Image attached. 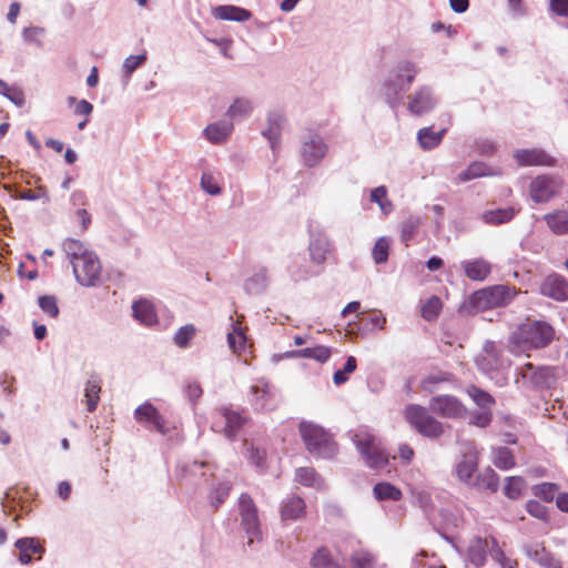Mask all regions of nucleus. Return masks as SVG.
<instances>
[{
    "mask_svg": "<svg viewBox=\"0 0 568 568\" xmlns=\"http://www.w3.org/2000/svg\"><path fill=\"white\" fill-rule=\"evenodd\" d=\"M65 258L72 266L77 282L85 287L97 286L102 275V265L98 255L83 242L67 239L62 243Z\"/></svg>",
    "mask_w": 568,
    "mask_h": 568,
    "instance_id": "obj_1",
    "label": "nucleus"
},
{
    "mask_svg": "<svg viewBox=\"0 0 568 568\" xmlns=\"http://www.w3.org/2000/svg\"><path fill=\"white\" fill-rule=\"evenodd\" d=\"M555 338V328L545 321L527 318L510 335V343L520 351L547 347Z\"/></svg>",
    "mask_w": 568,
    "mask_h": 568,
    "instance_id": "obj_2",
    "label": "nucleus"
},
{
    "mask_svg": "<svg viewBox=\"0 0 568 568\" xmlns=\"http://www.w3.org/2000/svg\"><path fill=\"white\" fill-rule=\"evenodd\" d=\"M298 432L306 449L315 457L329 459L337 454V444L331 433L311 422H301Z\"/></svg>",
    "mask_w": 568,
    "mask_h": 568,
    "instance_id": "obj_3",
    "label": "nucleus"
},
{
    "mask_svg": "<svg viewBox=\"0 0 568 568\" xmlns=\"http://www.w3.org/2000/svg\"><path fill=\"white\" fill-rule=\"evenodd\" d=\"M404 417L408 425L425 438L437 439L445 433L444 424L432 414V410L419 404L406 405Z\"/></svg>",
    "mask_w": 568,
    "mask_h": 568,
    "instance_id": "obj_4",
    "label": "nucleus"
},
{
    "mask_svg": "<svg viewBox=\"0 0 568 568\" xmlns=\"http://www.w3.org/2000/svg\"><path fill=\"white\" fill-rule=\"evenodd\" d=\"M519 293L511 285H493L474 292L469 303L477 312L507 306Z\"/></svg>",
    "mask_w": 568,
    "mask_h": 568,
    "instance_id": "obj_5",
    "label": "nucleus"
},
{
    "mask_svg": "<svg viewBox=\"0 0 568 568\" xmlns=\"http://www.w3.org/2000/svg\"><path fill=\"white\" fill-rule=\"evenodd\" d=\"M354 443L369 468L378 470L388 465L389 455L376 436L368 432H358L354 436Z\"/></svg>",
    "mask_w": 568,
    "mask_h": 568,
    "instance_id": "obj_6",
    "label": "nucleus"
},
{
    "mask_svg": "<svg viewBox=\"0 0 568 568\" xmlns=\"http://www.w3.org/2000/svg\"><path fill=\"white\" fill-rule=\"evenodd\" d=\"M433 414L446 419H462L467 415V408L459 398L453 395H436L429 399Z\"/></svg>",
    "mask_w": 568,
    "mask_h": 568,
    "instance_id": "obj_7",
    "label": "nucleus"
},
{
    "mask_svg": "<svg viewBox=\"0 0 568 568\" xmlns=\"http://www.w3.org/2000/svg\"><path fill=\"white\" fill-rule=\"evenodd\" d=\"M495 538H481L476 536L470 539L466 550L465 562L467 568H481L484 567L488 551H494L497 548Z\"/></svg>",
    "mask_w": 568,
    "mask_h": 568,
    "instance_id": "obj_8",
    "label": "nucleus"
},
{
    "mask_svg": "<svg viewBox=\"0 0 568 568\" xmlns=\"http://www.w3.org/2000/svg\"><path fill=\"white\" fill-rule=\"evenodd\" d=\"M562 181L550 175H538L529 185V194L534 202L546 203L559 193Z\"/></svg>",
    "mask_w": 568,
    "mask_h": 568,
    "instance_id": "obj_9",
    "label": "nucleus"
},
{
    "mask_svg": "<svg viewBox=\"0 0 568 568\" xmlns=\"http://www.w3.org/2000/svg\"><path fill=\"white\" fill-rule=\"evenodd\" d=\"M520 375L525 385H530L537 388H549L555 382V373L552 368H535L531 363H526L521 367Z\"/></svg>",
    "mask_w": 568,
    "mask_h": 568,
    "instance_id": "obj_10",
    "label": "nucleus"
},
{
    "mask_svg": "<svg viewBox=\"0 0 568 568\" xmlns=\"http://www.w3.org/2000/svg\"><path fill=\"white\" fill-rule=\"evenodd\" d=\"M217 414L224 422L222 433L230 439H234L248 420V417L243 412L234 410L230 407L219 408Z\"/></svg>",
    "mask_w": 568,
    "mask_h": 568,
    "instance_id": "obj_11",
    "label": "nucleus"
},
{
    "mask_svg": "<svg viewBox=\"0 0 568 568\" xmlns=\"http://www.w3.org/2000/svg\"><path fill=\"white\" fill-rule=\"evenodd\" d=\"M134 417L140 423L145 422L151 424L155 430L162 435L169 434L171 430V427L165 418L150 403H145L139 406L134 412Z\"/></svg>",
    "mask_w": 568,
    "mask_h": 568,
    "instance_id": "obj_12",
    "label": "nucleus"
},
{
    "mask_svg": "<svg viewBox=\"0 0 568 568\" xmlns=\"http://www.w3.org/2000/svg\"><path fill=\"white\" fill-rule=\"evenodd\" d=\"M540 293L556 301H568V280L559 274H550L542 281Z\"/></svg>",
    "mask_w": 568,
    "mask_h": 568,
    "instance_id": "obj_13",
    "label": "nucleus"
},
{
    "mask_svg": "<svg viewBox=\"0 0 568 568\" xmlns=\"http://www.w3.org/2000/svg\"><path fill=\"white\" fill-rule=\"evenodd\" d=\"M514 158L520 166H552L555 159L540 149L516 150Z\"/></svg>",
    "mask_w": 568,
    "mask_h": 568,
    "instance_id": "obj_14",
    "label": "nucleus"
},
{
    "mask_svg": "<svg viewBox=\"0 0 568 568\" xmlns=\"http://www.w3.org/2000/svg\"><path fill=\"white\" fill-rule=\"evenodd\" d=\"M239 507L243 527L248 534L255 535L258 530L260 523L257 508L251 496L242 494Z\"/></svg>",
    "mask_w": 568,
    "mask_h": 568,
    "instance_id": "obj_15",
    "label": "nucleus"
},
{
    "mask_svg": "<svg viewBox=\"0 0 568 568\" xmlns=\"http://www.w3.org/2000/svg\"><path fill=\"white\" fill-rule=\"evenodd\" d=\"M252 405L256 410H272L276 407L275 394L267 383H261L251 387Z\"/></svg>",
    "mask_w": 568,
    "mask_h": 568,
    "instance_id": "obj_16",
    "label": "nucleus"
},
{
    "mask_svg": "<svg viewBox=\"0 0 568 568\" xmlns=\"http://www.w3.org/2000/svg\"><path fill=\"white\" fill-rule=\"evenodd\" d=\"M478 452L470 449L463 455L462 460L456 465V475L465 484L473 485L474 474L478 468Z\"/></svg>",
    "mask_w": 568,
    "mask_h": 568,
    "instance_id": "obj_17",
    "label": "nucleus"
},
{
    "mask_svg": "<svg viewBox=\"0 0 568 568\" xmlns=\"http://www.w3.org/2000/svg\"><path fill=\"white\" fill-rule=\"evenodd\" d=\"M14 546L19 551L18 559L22 565L30 564L33 556L40 559L44 552V547L37 538H20L16 541Z\"/></svg>",
    "mask_w": 568,
    "mask_h": 568,
    "instance_id": "obj_18",
    "label": "nucleus"
},
{
    "mask_svg": "<svg viewBox=\"0 0 568 568\" xmlns=\"http://www.w3.org/2000/svg\"><path fill=\"white\" fill-rule=\"evenodd\" d=\"M326 151L327 148L323 140L314 135L303 144L302 156L307 166H314L325 156Z\"/></svg>",
    "mask_w": 568,
    "mask_h": 568,
    "instance_id": "obj_19",
    "label": "nucleus"
},
{
    "mask_svg": "<svg viewBox=\"0 0 568 568\" xmlns=\"http://www.w3.org/2000/svg\"><path fill=\"white\" fill-rule=\"evenodd\" d=\"M132 315L142 325L152 326L158 323V315L153 303L140 298L132 304Z\"/></svg>",
    "mask_w": 568,
    "mask_h": 568,
    "instance_id": "obj_20",
    "label": "nucleus"
},
{
    "mask_svg": "<svg viewBox=\"0 0 568 568\" xmlns=\"http://www.w3.org/2000/svg\"><path fill=\"white\" fill-rule=\"evenodd\" d=\"M435 105L430 91L422 88L409 97L408 110L415 115H423L429 112Z\"/></svg>",
    "mask_w": 568,
    "mask_h": 568,
    "instance_id": "obj_21",
    "label": "nucleus"
},
{
    "mask_svg": "<svg viewBox=\"0 0 568 568\" xmlns=\"http://www.w3.org/2000/svg\"><path fill=\"white\" fill-rule=\"evenodd\" d=\"M465 275L471 281H485L491 272V265L484 258L464 261L462 263Z\"/></svg>",
    "mask_w": 568,
    "mask_h": 568,
    "instance_id": "obj_22",
    "label": "nucleus"
},
{
    "mask_svg": "<svg viewBox=\"0 0 568 568\" xmlns=\"http://www.w3.org/2000/svg\"><path fill=\"white\" fill-rule=\"evenodd\" d=\"M213 17L220 20L245 22L252 18V13L236 6H217L213 9Z\"/></svg>",
    "mask_w": 568,
    "mask_h": 568,
    "instance_id": "obj_23",
    "label": "nucleus"
},
{
    "mask_svg": "<svg viewBox=\"0 0 568 568\" xmlns=\"http://www.w3.org/2000/svg\"><path fill=\"white\" fill-rule=\"evenodd\" d=\"M233 131V124L226 121H220L207 125L204 130L205 138L214 144L225 142Z\"/></svg>",
    "mask_w": 568,
    "mask_h": 568,
    "instance_id": "obj_24",
    "label": "nucleus"
},
{
    "mask_svg": "<svg viewBox=\"0 0 568 568\" xmlns=\"http://www.w3.org/2000/svg\"><path fill=\"white\" fill-rule=\"evenodd\" d=\"M544 221L548 227L557 235L568 234V211L555 210L544 215Z\"/></svg>",
    "mask_w": 568,
    "mask_h": 568,
    "instance_id": "obj_25",
    "label": "nucleus"
},
{
    "mask_svg": "<svg viewBox=\"0 0 568 568\" xmlns=\"http://www.w3.org/2000/svg\"><path fill=\"white\" fill-rule=\"evenodd\" d=\"M527 556L542 567L560 568V562L555 559L541 544L528 547Z\"/></svg>",
    "mask_w": 568,
    "mask_h": 568,
    "instance_id": "obj_26",
    "label": "nucleus"
},
{
    "mask_svg": "<svg viewBox=\"0 0 568 568\" xmlns=\"http://www.w3.org/2000/svg\"><path fill=\"white\" fill-rule=\"evenodd\" d=\"M471 486L478 490H490L495 493L499 488V476L494 469L488 467L475 477Z\"/></svg>",
    "mask_w": 568,
    "mask_h": 568,
    "instance_id": "obj_27",
    "label": "nucleus"
},
{
    "mask_svg": "<svg viewBox=\"0 0 568 568\" xmlns=\"http://www.w3.org/2000/svg\"><path fill=\"white\" fill-rule=\"evenodd\" d=\"M455 377L452 373L438 371L428 374L420 381V388L427 393H434L439 385L454 382Z\"/></svg>",
    "mask_w": 568,
    "mask_h": 568,
    "instance_id": "obj_28",
    "label": "nucleus"
},
{
    "mask_svg": "<svg viewBox=\"0 0 568 568\" xmlns=\"http://www.w3.org/2000/svg\"><path fill=\"white\" fill-rule=\"evenodd\" d=\"M373 494L377 500L398 501L403 497L402 490L387 481H379L375 484L373 487Z\"/></svg>",
    "mask_w": 568,
    "mask_h": 568,
    "instance_id": "obj_29",
    "label": "nucleus"
},
{
    "mask_svg": "<svg viewBox=\"0 0 568 568\" xmlns=\"http://www.w3.org/2000/svg\"><path fill=\"white\" fill-rule=\"evenodd\" d=\"M518 210L513 206L485 211L483 220L493 225L507 223L514 219Z\"/></svg>",
    "mask_w": 568,
    "mask_h": 568,
    "instance_id": "obj_30",
    "label": "nucleus"
},
{
    "mask_svg": "<svg viewBox=\"0 0 568 568\" xmlns=\"http://www.w3.org/2000/svg\"><path fill=\"white\" fill-rule=\"evenodd\" d=\"M292 355L294 357L312 358L318 363H325L329 359L332 351L327 346L316 345L313 347H306L303 349L295 351L293 352Z\"/></svg>",
    "mask_w": 568,
    "mask_h": 568,
    "instance_id": "obj_31",
    "label": "nucleus"
},
{
    "mask_svg": "<svg viewBox=\"0 0 568 568\" xmlns=\"http://www.w3.org/2000/svg\"><path fill=\"white\" fill-rule=\"evenodd\" d=\"M446 130L435 132L432 128H423L418 131L417 139L424 150H432L440 144Z\"/></svg>",
    "mask_w": 568,
    "mask_h": 568,
    "instance_id": "obj_32",
    "label": "nucleus"
},
{
    "mask_svg": "<svg viewBox=\"0 0 568 568\" xmlns=\"http://www.w3.org/2000/svg\"><path fill=\"white\" fill-rule=\"evenodd\" d=\"M311 565L313 568H345L333 558L326 547H321L316 550L311 559Z\"/></svg>",
    "mask_w": 568,
    "mask_h": 568,
    "instance_id": "obj_33",
    "label": "nucleus"
},
{
    "mask_svg": "<svg viewBox=\"0 0 568 568\" xmlns=\"http://www.w3.org/2000/svg\"><path fill=\"white\" fill-rule=\"evenodd\" d=\"M305 513V503L298 496L288 498L282 507L283 519H297Z\"/></svg>",
    "mask_w": 568,
    "mask_h": 568,
    "instance_id": "obj_34",
    "label": "nucleus"
},
{
    "mask_svg": "<svg viewBox=\"0 0 568 568\" xmlns=\"http://www.w3.org/2000/svg\"><path fill=\"white\" fill-rule=\"evenodd\" d=\"M101 382L97 378H91L85 384L84 398L88 412L92 413L97 409L100 400Z\"/></svg>",
    "mask_w": 568,
    "mask_h": 568,
    "instance_id": "obj_35",
    "label": "nucleus"
},
{
    "mask_svg": "<svg viewBox=\"0 0 568 568\" xmlns=\"http://www.w3.org/2000/svg\"><path fill=\"white\" fill-rule=\"evenodd\" d=\"M493 464L501 470H508L516 464L515 456L509 448L498 447L493 452Z\"/></svg>",
    "mask_w": 568,
    "mask_h": 568,
    "instance_id": "obj_36",
    "label": "nucleus"
},
{
    "mask_svg": "<svg viewBox=\"0 0 568 568\" xmlns=\"http://www.w3.org/2000/svg\"><path fill=\"white\" fill-rule=\"evenodd\" d=\"M442 310V300L438 296L433 295L423 303L420 315L427 322H433L439 316Z\"/></svg>",
    "mask_w": 568,
    "mask_h": 568,
    "instance_id": "obj_37",
    "label": "nucleus"
},
{
    "mask_svg": "<svg viewBox=\"0 0 568 568\" xmlns=\"http://www.w3.org/2000/svg\"><path fill=\"white\" fill-rule=\"evenodd\" d=\"M467 394L483 409L490 410L495 406V404H496L495 398L489 393L478 388L475 385H470L467 388Z\"/></svg>",
    "mask_w": 568,
    "mask_h": 568,
    "instance_id": "obj_38",
    "label": "nucleus"
},
{
    "mask_svg": "<svg viewBox=\"0 0 568 568\" xmlns=\"http://www.w3.org/2000/svg\"><path fill=\"white\" fill-rule=\"evenodd\" d=\"M489 174L488 166L483 162H473L459 173L458 182H467Z\"/></svg>",
    "mask_w": 568,
    "mask_h": 568,
    "instance_id": "obj_39",
    "label": "nucleus"
},
{
    "mask_svg": "<svg viewBox=\"0 0 568 568\" xmlns=\"http://www.w3.org/2000/svg\"><path fill=\"white\" fill-rule=\"evenodd\" d=\"M296 483L307 487H318L321 478L312 467H300L295 471Z\"/></svg>",
    "mask_w": 568,
    "mask_h": 568,
    "instance_id": "obj_40",
    "label": "nucleus"
},
{
    "mask_svg": "<svg viewBox=\"0 0 568 568\" xmlns=\"http://www.w3.org/2000/svg\"><path fill=\"white\" fill-rule=\"evenodd\" d=\"M420 223L422 221L418 216H409L402 223L400 237L406 246H408L409 241L417 234Z\"/></svg>",
    "mask_w": 568,
    "mask_h": 568,
    "instance_id": "obj_41",
    "label": "nucleus"
},
{
    "mask_svg": "<svg viewBox=\"0 0 568 568\" xmlns=\"http://www.w3.org/2000/svg\"><path fill=\"white\" fill-rule=\"evenodd\" d=\"M390 248V240L387 237H379L373 247L372 256L376 264L386 263L388 260Z\"/></svg>",
    "mask_w": 568,
    "mask_h": 568,
    "instance_id": "obj_42",
    "label": "nucleus"
},
{
    "mask_svg": "<svg viewBox=\"0 0 568 568\" xmlns=\"http://www.w3.org/2000/svg\"><path fill=\"white\" fill-rule=\"evenodd\" d=\"M196 334V328L193 324H186L179 328L174 335V344L180 348L189 346L190 342Z\"/></svg>",
    "mask_w": 568,
    "mask_h": 568,
    "instance_id": "obj_43",
    "label": "nucleus"
},
{
    "mask_svg": "<svg viewBox=\"0 0 568 568\" xmlns=\"http://www.w3.org/2000/svg\"><path fill=\"white\" fill-rule=\"evenodd\" d=\"M357 367V362L354 356H348L343 369H337L333 375V382L339 386L348 381V375L354 373Z\"/></svg>",
    "mask_w": 568,
    "mask_h": 568,
    "instance_id": "obj_44",
    "label": "nucleus"
},
{
    "mask_svg": "<svg viewBox=\"0 0 568 568\" xmlns=\"http://www.w3.org/2000/svg\"><path fill=\"white\" fill-rule=\"evenodd\" d=\"M349 561L353 568H371L376 562L374 556L366 550L354 551Z\"/></svg>",
    "mask_w": 568,
    "mask_h": 568,
    "instance_id": "obj_45",
    "label": "nucleus"
},
{
    "mask_svg": "<svg viewBox=\"0 0 568 568\" xmlns=\"http://www.w3.org/2000/svg\"><path fill=\"white\" fill-rule=\"evenodd\" d=\"M0 93L19 108H22L26 103L24 92L20 87L6 84Z\"/></svg>",
    "mask_w": 568,
    "mask_h": 568,
    "instance_id": "obj_46",
    "label": "nucleus"
},
{
    "mask_svg": "<svg viewBox=\"0 0 568 568\" xmlns=\"http://www.w3.org/2000/svg\"><path fill=\"white\" fill-rule=\"evenodd\" d=\"M221 176L213 173H203L201 178V185L205 192L211 195H217L221 193Z\"/></svg>",
    "mask_w": 568,
    "mask_h": 568,
    "instance_id": "obj_47",
    "label": "nucleus"
},
{
    "mask_svg": "<svg viewBox=\"0 0 568 568\" xmlns=\"http://www.w3.org/2000/svg\"><path fill=\"white\" fill-rule=\"evenodd\" d=\"M281 123H282V116L276 115L275 119H270L268 129L266 131H263V135L268 139L273 150H275L276 144L280 142L281 128H282Z\"/></svg>",
    "mask_w": 568,
    "mask_h": 568,
    "instance_id": "obj_48",
    "label": "nucleus"
},
{
    "mask_svg": "<svg viewBox=\"0 0 568 568\" xmlns=\"http://www.w3.org/2000/svg\"><path fill=\"white\" fill-rule=\"evenodd\" d=\"M525 481L521 477H509L505 485V495L510 499H517L521 496Z\"/></svg>",
    "mask_w": 568,
    "mask_h": 568,
    "instance_id": "obj_49",
    "label": "nucleus"
},
{
    "mask_svg": "<svg viewBox=\"0 0 568 568\" xmlns=\"http://www.w3.org/2000/svg\"><path fill=\"white\" fill-rule=\"evenodd\" d=\"M371 201L377 203L384 213L390 212L393 207L392 203L387 200V190L385 186H378L372 190Z\"/></svg>",
    "mask_w": 568,
    "mask_h": 568,
    "instance_id": "obj_50",
    "label": "nucleus"
},
{
    "mask_svg": "<svg viewBox=\"0 0 568 568\" xmlns=\"http://www.w3.org/2000/svg\"><path fill=\"white\" fill-rule=\"evenodd\" d=\"M535 496L541 498L545 501H552L557 491L558 486L552 483H542L539 485H536L534 488Z\"/></svg>",
    "mask_w": 568,
    "mask_h": 568,
    "instance_id": "obj_51",
    "label": "nucleus"
},
{
    "mask_svg": "<svg viewBox=\"0 0 568 568\" xmlns=\"http://www.w3.org/2000/svg\"><path fill=\"white\" fill-rule=\"evenodd\" d=\"M39 306L41 310L50 315L51 317H57L59 314V307L55 296L53 295H43L38 300Z\"/></svg>",
    "mask_w": 568,
    "mask_h": 568,
    "instance_id": "obj_52",
    "label": "nucleus"
},
{
    "mask_svg": "<svg viewBox=\"0 0 568 568\" xmlns=\"http://www.w3.org/2000/svg\"><path fill=\"white\" fill-rule=\"evenodd\" d=\"M44 29L40 27L26 28L22 32V37L26 42L32 43L37 47L42 45V39L44 37Z\"/></svg>",
    "mask_w": 568,
    "mask_h": 568,
    "instance_id": "obj_53",
    "label": "nucleus"
},
{
    "mask_svg": "<svg viewBox=\"0 0 568 568\" xmlns=\"http://www.w3.org/2000/svg\"><path fill=\"white\" fill-rule=\"evenodd\" d=\"M252 111L250 101L245 99H236L229 109V114L232 118L245 116Z\"/></svg>",
    "mask_w": 568,
    "mask_h": 568,
    "instance_id": "obj_54",
    "label": "nucleus"
},
{
    "mask_svg": "<svg viewBox=\"0 0 568 568\" xmlns=\"http://www.w3.org/2000/svg\"><path fill=\"white\" fill-rule=\"evenodd\" d=\"M327 248L326 245L321 242H314L310 245V255L313 262L322 264L326 260Z\"/></svg>",
    "mask_w": 568,
    "mask_h": 568,
    "instance_id": "obj_55",
    "label": "nucleus"
},
{
    "mask_svg": "<svg viewBox=\"0 0 568 568\" xmlns=\"http://www.w3.org/2000/svg\"><path fill=\"white\" fill-rule=\"evenodd\" d=\"M146 60L145 54L130 55L124 60L123 70L126 75H131Z\"/></svg>",
    "mask_w": 568,
    "mask_h": 568,
    "instance_id": "obj_56",
    "label": "nucleus"
},
{
    "mask_svg": "<svg viewBox=\"0 0 568 568\" xmlns=\"http://www.w3.org/2000/svg\"><path fill=\"white\" fill-rule=\"evenodd\" d=\"M526 509L531 516L538 519H546L547 517V508L537 500H529L526 505Z\"/></svg>",
    "mask_w": 568,
    "mask_h": 568,
    "instance_id": "obj_57",
    "label": "nucleus"
},
{
    "mask_svg": "<svg viewBox=\"0 0 568 568\" xmlns=\"http://www.w3.org/2000/svg\"><path fill=\"white\" fill-rule=\"evenodd\" d=\"M493 419V414L488 409H484L483 412L475 413L471 417V424L477 427H487Z\"/></svg>",
    "mask_w": 568,
    "mask_h": 568,
    "instance_id": "obj_58",
    "label": "nucleus"
},
{
    "mask_svg": "<svg viewBox=\"0 0 568 568\" xmlns=\"http://www.w3.org/2000/svg\"><path fill=\"white\" fill-rule=\"evenodd\" d=\"M185 395L187 398L195 403L203 394V389L197 382H189L184 389Z\"/></svg>",
    "mask_w": 568,
    "mask_h": 568,
    "instance_id": "obj_59",
    "label": "nucleus"
},
{
    "mask_svg": "<svg viewBox=\"0 0 568 568\" xmlns=\"http://www.w3.org/2000/svg\"><path fill=\"white\" fill-rule=\"evenodd\" d=\"M399 71V77H405L408 84L414 81L417 74L416 67L410 62H405L403 65H400Z\"/></svg>",
    "mask_w": 568,
    "mask_h": 568,
    "instance_id": "obj_60",
    "label": "nucleus"
},
{
    "mask_svg": "<svg viewBox=\"0 0 568 568\" xmlns=\"http://www.w3.org/2000/svg\"><path fill=\"white\" fill-rule=\"evenodd\" d=\"M550 9L556 14L568 18V0H550Z\"/></svg>",
    "mask_w": 568,
    "mask_h": 568,
    "instance_id": "obj_61",
    "label": "nucleus"
},
{
    "mask_svg": "<svg viewBox=\"0 0 568 568\" xmlns=\"http://www.w3.org/2000/svg\"><path fill=\"white\" fill-rule=\"evenodd\" d=\"M398 456L404 464L408 465L412 463V460L415 456V453H414V449L409 445L402 444L398 447Z\"/></svg>",
    "mask_w": 568,
    "mask_h": 568,
    "instance_id": "obj_62",
    "label": "nucleus"
},
{
    "mask_svg": "<svg viewBox=\"0 0 568 568\" xmlns=\"http://www.w3.org/2000/svg\"><path fill=\"white\" fill-rule=\"evenodd\" d=\"M250 460L256 466H262L265 460V452L252 447L250 449Z\"/></svg>",
    "mask_w": 568,
    "mask_h": 568,
    "instance_id": "obj_63",
    "label": "nucleus"
},
{
    "mask_svg": "<svg viewBox=\"0 0 568 568\" xmlns=\"http://www.w3.org/2000/svg\"><path fill=\"white\" fill-rule=\"evenodd\" d=\"M93 111V105L87 100H80L75 105V113L89 116Z\"/></svg>",
    "mask_w": 568,
    "mask_h": 568,
    "instance_id": "obj_64",
    "label": "nucleus"
}]
</instances>
